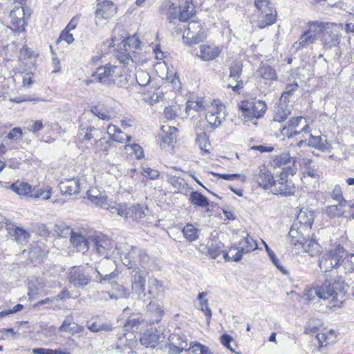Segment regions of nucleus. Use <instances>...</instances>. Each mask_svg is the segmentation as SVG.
I'll list each match as a JSON object with an SVG mask.
<instances>
[{"instance_id": "1", "label": "nucleus", "mask_w": 354, "mask_h": 354, "mask_svg": "<svg viewBox=\"0 0 354 354\" xmlns=\"http://www.w3.org/2000/svg\"><path fill=\"white\" fill-rule=\"evenodd\" d=\"M90 243L96 254L103 257L99 266L95 268L100 277V281L113 279L116 276V264L111 257L116 249L114 241L105 235L99 234L91 236Z\"/></svg>"}, {"instance_id": "2", "label": "nucleus", "mask_w": 354, "mask_h": 354, "mask_svg": "<svg viewBox=\"0 0 354 354\" xmlns=\"http://www.w3.org/2000/svg\"><path fill=\"white\" fill-rule=\"evenodd\" d=\"M346 287L344 281L341 278H331L325 274L324 283L309 290L305 294V297L308 300H311L310 297L314 293L320 299H329L333 307L339 308L344 301Z\"/></svg>"}, {"instance_id": "3", "label": "nucleus", "mask_w": 354, "mask_h": 354, "mask_svg": "<svg viewBox=\"0 0 354 354\" xmlns=\"http://www.w3.org/2000/svg\"><path fill=\"white\" fill-rule=\"evenodd\" d=\"M312 24L317 25L322 29L323 32L322 42L325 48L330 49L337 47L339 44L344 30L343 24L318 21L312 22Z\"/></svg>"}, {"instance_id": "4", "label": "nucleus", "mask_w": 354, "mask_h": 354, "mask_svg": "<svg viewBox=\"0 0 354 354\" xmlns=\"http://www.w3.org/2000/svg\"><path fill=\"white\" fill-rule=\"evenodd\" d=\"M118 254L122 263L129 268H136L138 266L143 267L150 259L145 250L134 246L119 248Z\"/></svg>"}, {"instance_id": "5", "label": "nucleus", "mask_w": 354, "mask_h": 354, "mask_svg": "<svg viewBox=\"0 0 354 354\" xmlns=\"http://www.w3.org/2000/svg\"><path fill=\"white\" fill-rule=\"evenodd\" d=\"M120 69L115 66L106 64L98 67L93 74V77L100 82L106 83L108 85L116 84L119 87H123L127 85V80L123 75L118 76L121 73Z\"/></svg>"}, {"instance_id": "6", "label": "nucleus", "mask_w": 354, "mask_h": 354, "mask_svg": "<svg viewBox=\"0 0 354 354\" xmlns=\"http://www.w3.org/2000/svg\"><path fill=\"white\" fill-rule=\"evenodd\" d=\"M346 254V251L342 246L337 245L335 249L322 254L319 261V268L325 274H327V272L344 262Z\"/></svg>"}, {"instance_id": "7", "label": "nucleus", "mask_w": 354, "mask_h": 354, "mask_svg": "<svg viewBox=\"0 0 354 354\" xmlns=\"http://www.w3.org/2000/svg\"><path fill=\"white\" fill-rule=\"evenodd\" d=\"M9 189L21 197H34L42 199H48L50 197V190L36 189L35 187H32L28 183L19 180L12 183Z\"/></svg>"}, {"instance_id": "8", "label": "nucleus", "mask_w": 354, "mask_h": 354, "mask_svg": "<svg viewBox=\"0 0 354 354\" xmlns=\"http://www.w3.org/2000/svg\"><path fill=\"white\" fill-rule=\"evenodd\" d=\"M239 109L241 111L242 116L245 118L259 119L263 116L267 109V105L263 100H250L241 102Z\"/></svg>"}, {"instance_id": "9", "label": "nucleus", "mask_w": 354, "mask_h": 354, "mask_svg": "<svg viewBox=\"0 0 354 354\" xmlns=\"http://www.w3.org/2000/svg\"><path fill=\"white\" fill-rule=\"evenodd\" d=\"M288 174L286 167L283 168V171L279 176V179L274 180L271 186L270 191L273 194L282 196H290L295 194V186L292 180L288 179Z\"/></svg>"}, {"instance_id": "10", "label": "nucleus", "mask_w": 354, "mask_h": 354, "mask_svg": "<svg viewBox=\"0 0 354 354\" xmlns=\"http://www.w3.org/2000/svg\"><path fill=\"white\" fill-rule=\"evenodd\" d=\"M205 38V29L198 21H194L189 23L183 35L184 42L188 45L197 44Z\"/></svg>"}, {"instance_id": "11", "label": "nucleus", "mask_w": 354, "mask_h": 354, "mask_svg": "<svg viewBox=\"0 0 354 354\" xmlns=\"http://www.w3.org/2000/svg\"><path fill=\"white\" fill-rule=\"evenodd\" d=\"M30 17L29 9L23 6H15L10 13V28L15 32H22L27 25V20Z\"/></svg>"}, {"instance_id": "12", "label": "nucleus", "mask_w": 354, "mask_h": 354, "mask_svg": "<svg viewBox=\"0 0 354 354\" xmlns=\"http://www.w3.org/2000/svg\"><path fill=\"white\" fill-rule=\"evenodd\" d=\"M68 280L71 284L77 288L88 285L91 277L82 266H73L69 270Z\"/></svg>"}, {"instance_id": "13", "label": "nucleus", "mask_w": 354, "mask_h": 354, "mask_svg": "<svg viewBox=\"0 0 354 354\" xmlns=\"http://www.w3.org/2000/svg\"><path fill=\"white\" fill-rule=\"evenodd\" d=\"M99 2L97 5V8L95 12V17L96 19V24H98L102 20H106L111 18L115 13L117 8L114 3L111 1L104 0Z\"/></svg>"}, {"instance_id": "14", "label": "nucleus", "mask_w": 354, "mask_h": 354, "mask_svg": "<svg viewBox=\"0 0 354 354\" xmlns=\"http://www.w3.org/2000/svg\"><path fill=\"white\" fill-rule=\"evenodd\" d=\"M228 87L234 91H238L243 86V81L241 78L243 71V64L240 62H234L230 66Z\"/></svg>"}, {"instance_id": "15", "label": "nucleus", "mask_w": 354, "mask_h": 354, "mask_svg": "<svg viewBox=\"0 0 354 354\" xmlns=\"http://www.w3.org/2000/svg\"><path fill=\"white\" fill-rule=\"evenodd\" d=\"M254 179L264 189H271L274 182L272 173L265 165L260 166L254 174Z\"/></svg>"}, {"instance_id": "16", "label": "nucleus", "mask_w": 354, "mask_h": 354, "mask_svg": "<svg viewBox=\"0 0 354 354\" xmlns=\"http://www.w3.org/2000/svg\"><path fill=\"white\" fill-rule=\"evenodd\" d=\"M225 106L221 104L212 106L211 110L206 114V120L209 124L213 128L219 127L222 121L225 120Z\"/></svg>"}, {"instance_id": "17", "label": "nucleus", "mask_w": 354, "mask_h": 354, "mask_svg": "<svg viewBox=\"0 0 354 354\" xmlns=\"http://www.w3.org/2000/svg\"><path fill=\"white\" fill-rule=\"evenodd\" d=\"M277 19V11L272 3L266 10H263L261 14L259 15L258 27L261 29L264 28L268 26H270L275 23Z\"/></svg>"}, {"instance_id": "18", "label": "nucleus", "mask_w": 354, "mask_h": 354, "mask_svg": "<svg viewBox=\"0 0 354 354\" xmlns=\"http://www.w3.org/2000/svg\"><path fill=\"white\" fill-rule=\"evenodd\" d=\"M160 336L158 334L156 330H149L142 335L140 338V342L142 346L146 348L155 349L156 352L158 351V348H156L159 346Z\"/></svg>"}, {"instance_id": "19", "label": "nucleus", "mask_w": 354, "mask_h": 354, "mask_svg": "<svg viewBox=\"0 0 354 354\" xmlns=\"http://www.w3.org/2000/svg\"><path fill=\"white\" fill-rule=\"evenodd\" d=\"M135 274L131 280V293L136 295L139 298L145 296V277L139 271L133 270Z\"/></svg>"}, {"instance_id": "20", "label": "nucleus", "mask_w": 354, "mask_h": 354, "mask_svg": "<svg viewBox=\"0 0 354 354\" xmlns=\"http://www.w3.org/2000/svg\"><path fill=\"white\" fill-rule=\"evenodd\" d=\"M315 216L313 211L301 209L293 224H297V227L308 230L311 228Z\"/></svg>"}, {"instance_id": "21", "label": "nucleus", "mask_w": 354, "mask_h": 354, "mask_svg": "<svg viewBox=\"0 0 354 354\" xmlns=\"http://www.w3.org/2000/svg\"><path fill=\"white\" fill-rule=\"evenodd\" d=\"M63 194H76L80 191V180L77 178H65L59 184Z\"/></svg>"}, {"instance_id": "22", "label": "nucleus", "mask_w": 354, "mask_h": 354, "mask_svg": "<svg viewBox=\"0 0 354 354\" xmlns=\"http://www.w3.org/2000/svg\"><path fill=\"white\" fill-rule=\"evenodd\" d=\"M304 231L305 230L300 227H297V224H292L288 234L287 241L292 245L300 249L301 245L306 239L304 236Z\"/></svg>"}, {"instance_id": "23", "label": "nucleus", "mask_w": 354, "mask_h": 354, "mask_svg": "<svg viewBox=\"0 0 354 354\" xmlns=\"http://www.w3.org/2000/svg\"><path fill=\"white\" fill-rule=\"evenodd\" d=\"M84 330L83 326L73 322L72 316H67L59 328L60 332H66L71 335L82 333Z\"/></svg>"}, {"instance_id": "24", "label": "nucleus", "mask_w": 354, "mask_h": 354, "mask_svg": "<svg viewBox=\"0 0 354 354\" xmlns=\"http://www.w3.org/2000/svg\"><path fill=\"white\" fill-rule=\"evenodd\" d=\"M220 53V49L214 45H201L198 55L204 61H210L218 57Z\"/></svg>"}, {"instance_id": "25", "label": "nucleus", "mask_w": 354, "mask_h": 354, "mask_svg": "<svg viewBox=\"0 0 354 354\" xmlns=\"http://www.w3.org/2000/svg\"><path fill=\"white\" fill-rule=\"evenodd\" d=\"M87 198L96 207L104 208L108 203L106 195L100 192L97 189L88 191Z\"/></svg>"}, {"instance_id": "26", "label": "nucleus", "mask_w": 354, "mask_h": 354, "mask_svg": "<svg viewBox=\"0 0 354 354\" xmlns=\"http://www.w3.org/2000/svg\"><path fill=\"white\" fill-rule=\"evenodd\" d=\"M300 249L310 257L317 256L321 251V246L315 239H305Z\"/></svg>"}, {"instance_id": "27", "label": "nucleus", "mask_w": 354, "mask_h": 354, "mask_svg": "<svg viewBox=\"0 0 354 354\" xmlns=\"http://www.w3.org/2000/svg\"><path fill=\"white\" fill-rule=\"evenodd\" d=\"M107 133L113 140L120 143L130 141L131 138L130 136L125 134L120 128L112 124L109 125Z\"/></svg>"}, {"instance_id": "28", "label": "nucleus", "mask_w": 354, "mask_h": 354, "mask_svg": "<svg viewBox=\"0 0 354 354\" xmlns=\"http://www.w3.org/2000/svg\"><path fill=\"white\" fill-rule=\"evenodd\" d=\"M316 41L315 34L310 30L304 32L298 41H297L293 46L297 50L301 49L303 48L308 47L310 44H313Z\"/></svg>"}, {"instance_id": "29", "label": "nucleus", "mask_w": 354, "mask_h": 354, "mask_svg": "<svg viewBox=\"0 0 354 354\" xmlns=\"http://www.w3.org/2000/svg\"><path fill=\"white\" fill-rule=\"evenodd\" d=\"M195 13V7L192 1H186L184 5H180L179 7L178 19L181 21H187Z\"/></svg>"}, {"instance_id": "30", "label": "nucleus", "mask_w": 354, "mask_h": 354, "mask_svg": "<svg viewBox=\"0 0 354 354\" xmlns=\"http://www.w3.org/2000/svg\"><path fill=\"white\" fill-rule=\"evenodd\" d=\"M71 242L79 252H85L88 250L91 243L84 236L75 233L71 235Z\"/></svg>"}, {"instance_id": "31", "label": "nucleus", "mask_w": 354, "mask_h": 354, "mask_svg": "<svg viewBox=\"0 0 354 354\" xmlns=\"http://www.w3.org/2000/svg\"><path fill=\"white\" fill-rule=\"evenodd\" d=\"M310 163L311 160L310 158H303V155L301 153H298L297 156L292 157V166L286 167V173L289 174V175L293 176L298 170L297 164H299L300 166L302 164L306 166Z\"/></svg>"}, {"instance_id": "32", "label": "nucleus", "mask_w": 354, "mask_h": 354, "mask_svg": "<svg viewBox=\"0 0 354 354\" xmlns=\"http://www.w3.org/2000/svg\"><path fill=\"white\" fill-rule=\"evenodd\" d=\"M316 338L321 347L326 346L328 344L335 342V331L333 330H326L322 333H317Z\"/></svg>"}, {"instance_id": "33", "label": "nucleus", "mask_w": 354, "mask_h": 354, "mask_svg": "<svg viewBox=\"0 0 354 354\" xmlns=\"http://www.w3.org/2000/svg\"><path fill=\"white\" fill-rule=\"evenodd\" d=\"M148 284V292L153 297L159 296L160 295L162 294L165 291V287L162 284V282L154 277H150L149 279Z\"/></svg>"}, {"instance_id": "34", "label": "nucleus", "mask_w": 354, "mask_h": 354, "mask_svg": "<svg viewBox=\"0 0 354 354\" xmlns=\"http://www.w3.org/2000/svg\"><path fill=\"white\" fill-rule=\"evenodd\" d=\"M257 73L266 80H277L275 70L269 65L263 64L257 70Z\"/></svg>"}, {"instance_id": "35", "label": "nucleus", "mask_w": 354, "mask_h": 354, "mask_svg": "<svg viewBox=\"0 0 354 354\" xmlns=\"http://www.w3.org/2000/svg\"><path fill=\"white\" fill-rule=\"evenodd\" d=\"M292 160L288 152H283L272 158L271 164L274 167H282L286 166Z\"/></svg>"}, {"instance_id": "36", "label": "nucleus", "mask_w": 354, "mask_h": 354, "mask_svg": "<svg viewBox=\"0 0 354 354\" xmlns=\"http://www.w3.org/2000/svg\"><path fill=\"white\" fill-rule=\"evenodd\" d=\"M162 129L165 133V135L162 136V142L167 145H171L176 140L178 129L174 127L163 126Z\"/></svg>"}, {"instance_id": "37", "label": "nucleus", "mask_w": 354, "mask_h": 354, "mask_svg": "<svg viewBox=\"0 0 354 354\" xmlns=\"http://www.w3.org/2000/svg\"><path fill=\"white\" fill-rule=\"evenodd\" d=\"M97 129L94 127L89 126L84 127L82 124L80 126L78 138L80 142H83L86 140H91L95 137V133Z\"/></svg>"}, {"instance_id": "38", "label": "nucleus", "mask_w": 354, "mask_h": 354, "mask_svg": "<svg viewBox=\"0 0 354 354\" xmlns=\"http://www.w3.org/2000/svg\"><path fill=\"white\" fill-rule=\"evenodd\" d=\"M239 248L242 249L245 253H248L256 250L257 248V243L247 234L240 240Z\"/></svg>"}, {"instance_id": "39", "label": "nucleus", "mask_w": 354, "mask_h": 354, "mask_svg": "<svg viewBox=\"0 0 354 354\" xmlns=\"http://www.w3.org/2000/svg\"><path fill=\"white\" fill-rule=\"evenodd\" d=\"M179 346L174 345L171 342L160 345V350H162L165 354H180L187 346L185 342L178 344Z\"/></svg>"}, {"instance_id": "40", "label": "nucleus", "mask_w": 354, "mask_h": 354, "mask_svg": "<svg viewBox=\"0 0 354 354\" xmlns=\"http://www.w3.org/2000/svg\"><path fill=\"white\" fill-rule=\"evenodd\" d=\"M189 201L192 204L202 207H206L209 205L207 198L198 192H192L190 194Z\"/></svg>"}, {"instance_id": "41", "label": "nucleus", "mask_w": 354, "mask_h": 354, "mask_svg": "<svg viewBox=\"0 0 354 354\" xmlns=\"http://www.w3.org/2000/svg\"><path fill=\"white\" fill-rule=\"evenodd\" d=\"M344 203H339L337 205H329L324 209V213L330 218L341 217L344 214L342 207Z\"/></svg>"}, {"instance_id": "42", "label": "nucleus", "mask_w": 354, "mask_h": 354, "mask_svg": "<svg viewBox=\"0 0 354 354\" xmlns=\"http://www.w3.org/2000/svg\"><path fill=\"white\" fill-rule=\"evenodd\" d=\"M185 238L192 242L198 239V230L192 224H187L182 230Z\"/></svg>"}, {"instance_id": "43", "label": "nucleus", "mask_w": 354, "mask_h": 354, "mask_svg": "<svg viewBox=\"0 0 354 354\" xmlns=\"http://www.w3.org/2000/svg\"><path fill=\"white\" fill-rule=\"evenodd\" d=\"M120 44L134 53V50L140 47V41L136 35H133L125 38Z\"/></svg>"}, {"instance_id": "44", "label": "nucleus", "mask_w": 354, "mask_h": 354, "mask_svg": "<svg viewBox=\"0 0 354 354\" xmlns=\"http://www.w3.org/2000/svg\"><path fill=\"white\" fill-rule=\"evenodd\" d=\"M308 145L310 147H313L319 150H325L327 148L326 140L323 139L320 136H315L310 134L308 139Z\"/></svg>"}, {"instance_id": "45", "label": "nucleus", "mask_w": 354, "mask_h": 354, "mask_svg": "<svg viewBox=\"0 0 354 354\" xmlns=\"http://www.w3.org/2000/svg\"><path fill=\"white\" fill-rule=\"evenodd\" d=\"M12 230L14 231L12 236L15 240L21 245L26 244L29 237L28 233L21 227H12Z\"/></svg>"}, {"instance_id": "46", "label": "nucleus", "mask_w": 354, "mask_h": 354, "mask_svg": "<svg viewBox=\"0 0 354 354\" xmlns=\"http://www.w3.org/2000/svg\"><path fill=\"white\" fill-rule=\"evenodd\" d=\"M104 209L109 210L113 214H118L120 216L127 215V206L124 204H110L109 202Z\"/></svg>"}, {"instance_id": "47", "label": "nucleus", "mask_w": 354, "mask_h": 354, "mask_svg": "<svg viewBox=\"0 0 354 354\" xmlns=\"http://www.w3.org/2000/svg\"><path fill=\"white\" fill-rule=\"evenodd\" d=\"M111 147V142L105 138H102L97 141L93 147L95 153L104 152L107 153Z\"/></svg>"}, {"instance_id": "48", "label": "nucleus", "mask_w": 354, "mask_h": 354, "mask_svg": "<svg viewBox=\"0 0 354 354\" xmlns=\"http://www.w3.org/2000/svg\"><path fill=\"white\" fill-rule=\"evenodd\" d=\"M124 149L128 155H134L138 159L142 158L144 156L142 148L137 144L126 145Z\"/></svg>"}, {"instance_id": "49", "label": "nucleus", "mask_w": 354, "mask_h": 354, "mask_svg": "<svg viewBox=\"0 0 354 354\" xmlns=\"http://www.w3.org/2000/svg\"><path fill=\"white\" fill-rule=\"evenodd\" d=\"M144 216V212L140 205H133L130 207H127V215L126 217L132 218L133 220H137L142 218Z\"/></svg>"}, {"instance_id": "50", "label": "nucleus", "mask_w": 354, "mask_h": 354, "mask_svg": "<svg viewBox=\"0 0 354 354\" xmlns=\"http://www.w3.org/2000/svg\"><path fill=\"white\" fill-rule=\"evenodd\" d=\"M136 80L140 86H145L151 82V76L143 70H138L136 73Z\"/></svg>"}, {"instance_id": "51", "label": "nucleus", "mask_w": 354, "mask_h": 354, "mask_svg": "<svg viewBox=\"0 0 354 354\" xmlns=\"http://www.w3.org/2000/svg\"><path fill=\"white\" fill-rule=\"evenodd\" d=\"M290 115V111L287 108V106H279L276 111L274 120L275 122H281L286 120Z\"/></svg>"}, {"instance_id": "52", "label": "nucleus", "mask_w": 354, "mask_h": 354, "mask_svg": "<svg viewBox=\"0 0 354 354\" xmlns=\"http://www.w3.org/2000/svg\"><path fill=\"white\" fill-rule=\"evenodd\" d=\"M196 142L202 151L205 153L209 152V150L207 149V147L208 145H209V142L208 141V137L205 133L202 132L198 134Z\"/></svg>"}, {"instance_id": "53", "label": "nucleus", "mask_w": 354, "mask_h": 354, "mask_svg": "<svg viewBox=\"0 0 354 354\" xmlns=\"http://www.w3.org/2000/svg\"><path fill=\"white\" fill-rule=\"evenodd\" d=\"M128 289L122 285H117L115 288V292L111 295V298L118 299L119 298H128L130 295Z\"/></svg>"}, {"instance_id": "54", "label": "nucleus", "mask_w": 354, "mask_h": 354, "mask_svg": "<svg viewBox=\"0 0 354 354\" xmlns=\"http://www.w3.org/2000/svg\"><path fill=\"white\" fill-rule=\"evenodd\" d=\"M189 349L194 354H212L210 349L198 342L194 343Z\"/></svg>"}, {"instance_id": "55", "label": "nucleus", "mask_w": 354, "mask_h": 354, "mask_svg": "<svg viewBox=\"0 0 354 354\" xmlns=\"http://www.w3.org/2000/svg\"><path fill=\"white\" fill-rule=\"evenodd\" d=\"M267 252L270 259H271L274 265L279 269V270H280L283 274H287L288 272L287 271L286 269H285L283 267L279 260L277 258L274 252L269 247H267Z\"/></svg>"}, {"instance_id": "56", "label": "nucleus", "mask_w": 354, "mask_h": 354, "mask_svg": "<svg viewBox=\"0 0 354 354\" xmlns=\"http://www.w3.org/2000/svg\"><path fill=\"white\" fill-rule=\"evenodd\" d=\"M56 232L62 237L71 236V235L75 234L70 227L64 223L56 225Z\"/></svg>"}, {"instance_id": "57", "label": "nucleus", "mask_w": 354, "mask_h": 354, "mask_svg": "<svg viewBox=\"0 0 354 354\" xmlns=\"http://www.w3.org/2000/svg\"><path fill=\"white\" fill-rule=\"evenodd\" d=\"M331 197L335 201L339 202V203H346V201L344 199L342 188L339 185H336L331 192Z\"/></svg>"}, {"instance_id": "58", "label": "nucleus", "mask_w": 354, "mask_h": 354, "mask_svg": "<svg viewBox=\"0 0 354 354\" xmlns=\"http://www.w3.org/2000/svg\"><path fill=\"white\" fill-rule=\"evenodd\" d=\"M91 111L92 112V113H93V115L103 120H109L111 118V116L109 115V113L98 106L93 107L91 109Z\"/></svg>"}, {"instance_id": "59", "label": "nucleus", "mask_w": 354, "mask_h": 354, "mask_svg": "<svg viewBox=\"0 0 354 354\" xmlns=\"http://www.w3.org/2000/svg\"><path fill=\"white\" fill-rule=\"evenodd\" d=\"M180 109L179 106H169L164 109L165 118L168 120H174L177 116V112Z\"/></svg>"}, {"instance_id": "60", "label": "nucleus", "mask_w": 354, "mask_h": 354, "mask_svg": "<svg viewBox=\"0 0 354 354\" xmlns=\"http://www.w3.org/2000/svg\"><path fill=\"white\" fill-rule=\"evenodd\" d=\"M26 129L32 132H37L41 130L43 127L41 120H30L26 122Z\"/></svg>"}, {"instance_id": "61", "label": "nucleus", "mask_w": 354, "mask_h": 354, "mask_svg": "<svg viewBox=\"0 0 354 354\" xmlns=\"http://www.w3.org/2000/svg\"><path fill=\"white\" fill-rule=\"evenodd\" d=\"M115 57L120 63L128 64L130 62L133 61L132 53H126L125 55L121 54V49H116Z\"/></svg>"}, {"instance_id": "62", "label": "nucleus", "mask_w": 354, "mask_h": 354, "mask_svg": "<svg viewBox=\"0 0 354 354\" xmlns=\"http://www.w3.org/2000/svg\"><path fill=\"white\" fill-rule=\"evenodd\" d=\"M200 309L205 313L206 317L207 323L209 324L212 317V310L208 307V300L204 299L200 302Z\"/></svg>"}, {"instance_id": "63", "label": "nucleus", "mask_w": 354, "mask_h": 354, "mask_svg": "<svg viewBox=\"0 0 354 354\" xmlns=\"http://www.w3.org/2000/svg\"><path fill=\"white\" fill-rule=\"evenodd\" d=\"M204 108V102L202 100L198 101H188L185 111L187 112L189 109H194L197 111L202 110Z\"/></svg>"}, {"instance_id": "64", "label": "nucleus", "mask_w": 354, "mask_h": 354, "mask_svg": "<svg viewBox=\"0 0 354 354\" xmlns=\"http://www.w3.org/2000/svg\"><path fill=\"white\" fill-rule=\"evenodd\" d=\"M169 183L178 190L184 188L185 181L183 178L172 176L169 179Z\"/></svg>"}]
</instances>
